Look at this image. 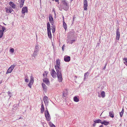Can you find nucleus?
Masks as SVG:
<instances>
[{
	"mask_svg": "<svg viewBox=\"0 0 127 127\" xmlns=\"http://www.w3.org/2000/svg\"><path fill=\"white\" fill-rule=\"evenodd\" d=\"M47 28L48 37L49 38H52V35L51 32V27L50 25L49 22H48L47 23Z\"/></svg>",
	"mask_w": 127,
	"mask_h": 127,
	"instance_id": "f257e3e1",
	"label": "nucleus"
},
{
	"mask_svg": "<svg viewBox=\"0 0 127 127\" xmlns=\"http://www.w3.org/2000/svg\"><path fill=\"white\" fill-rule=\"evenodd\" d=\"M62 2L63 3V5L62 6L64 10L67 11L69 9V6L68 5L67 3L66 2L65 0H63Z\"/></svg>",
	"mask_w": 127,
	"mask_h": 127,
	"instance_id": "f03ea898",
	"label": "nucleus"
},
{
	"mask_svg": "<svg viewBox=\"0 0 127 127\" xmlns=\"http://www.w3.org/2000/svg\"><path fill=\"white\" fill-rule=\"evenodd\" d=\"M46 109L45 111V116L47 121H49L51 120V117L47 108Z\"/></svg>",
	"mask_w": 127,
	"mask_h": 127,
	"instance_id": "7ed1b4c3",
	"label": "nucleus"
},
{
	"mask_svg": "<svg viewBox=\"0 0 127 127\" xmlns=\"http://www.w3.org/2000/svg\"><path fill=\"white\" fill-rule=\"evenodd\" d=\"M28 12V10L27 7H23L22 9V16L24 17L25 15V13H27Z\"/></svg>",
	"mask_w": 127,
	"mask_h": 127,
	"instance_id": "20e7f679",
	"label": "nucleus"
},
{
	"mask_svg": "<svg viewBox=\"0 0 127 127\" xmlns=\"http://www.w3.org/2000/svg\"><path fill=\"white\" fill-rule=\"evenodd\" d=\"M15 66L16 65H15L14 64H13L11 65L10 67L9 68L8 70L6 72V74H7L9 73H11Z\"/></svg>",
	"mask_w": 127,
	"mask_h": 127,
	"instance_id": "39448f33",
	"label": "nucleus"
},
{
	"mask_svg": "<svg viewBox=\"0 0 127 127\" xmlns=\"http://www.w3.org/2000/svg\"><path fill=\"white\" fill-rule=\"evenodd\" d=\"M34 82V79L32 75L31 76V79H30L29 83L28 84V86L31 88V86L33 84Z\"/></svg>",
	"mask_w": 127,
	"mask_h": 127,
	"instance_id": "423d86ee",
	"label": "nucleus"
},
{
	"mask_svg": "<svg viewBox=\"0 0 127 127\" xmlns=\"http://www.w3.org/2000/svg\"><path fill=\"white\" fill-rule=\"evenodd\" d=\"M5 9L6 12L8 13H10L13 11L12 8L10 6L8 7L7 8H5Z\"/></svg>",
	"mask_w": 127,
	"mask_h": 127,
	"instance_id": "0eeeda50",
	"label": "nucleus"
},
{
	"mask_svg": "<svg viewBox=\"0 0 127 127\" xmlns=\"http://www.w3.org/2000/svg\"><path fill=\"white\" fill-rule=\"evenodd\" d=\"M57 75L58 78V80L59 82H62L63 80V78H62L61 73H57Z\"/></svg>",
	"mask_w": 127,
	"mask_h": 127,
	"instance_id": "6e6552de",
	"label": "nucleus"
},
{
	"mask_svg": "<svg viewBox=\"0 0 127 127\" xmlns=\"http://www.w3.org/2000/svg\"><path fill=\"white\" fill-rule=\"evenodd\" d=\"M60 65H55V66L57 73H61V71H60L61 69V68L60 67Z\"/></svg>",
	"mask_w": 127,
	"mask_h": 127,
	"instance_id": "1a4fd4ad",
	"label": "nucleus"
},
{
	"mask_svg": "<svg viewBox=\"0 0 127 127\" xmlns=\"http://www.w3.org/2000/svg\"><path fill=\"white\" fill-rule=\"evenodd\" d=\"M43 82L45 83L47 85H50V82L48 79L47 77H45V78L43 79Z\"/></svg>",
	"mask_w": 127,
	"mask_h": 127,
	"instance_id": "9d476101",
	"label": "nucleus"
},
{
	"mask_svg": "<svg viewBox=\"0 0 127 127\" xmlns=\"http://www.w3.org/2000/svg\"><path fill=\"white\" fill-rule=\"evenodd\" d=\"M88 2L87 0H84V10H87V7L88 6Z\"/></svg>",
	"mask_w": 127,
	"mask_h": 127,
	"instance_id": "9b49d317",
	"label": "nucleus"
},
{
	"mask_svg": "<svg viewBox=\"0 0 127 127\" xmlns=\"http://www.w3.org/2000/svg\"><path fill=\"white\" fill-rule=\"evenodd\" d=\"M49 18L50 23L53 26L54 24L53 19L51 15L50 14L49 15Z\"/></svg>",
	"mask_w": 127,
	"mask_h": 127,
	"instance_id": "f8f14e48",
	"label": "nucleus"
},
{
	"mask_svg": "<svg viewBox=\"0 0 127 127\" xmlns=\"http://www.w3.org/2000/svg\"><path fill=\"white\" fill-rule=\"evenodd\" d=\"M116 39L117 40H119L120 37V33L119 31V29L118 28L116 31Z\"/></svg>",
	"mask_w": 127,
	"mask_h": 127,
	"instance_id": "ddd939ff",
	"label": "nucleus"
},
{
	"mask_svg": "<svg viewBox=\"0 0 127 127\" xmlns=\"http://www.w3.org/2000/svg\"><path fill=\"white\" fill-rule=\"evenodd\" d=\"M25 0H19L18 2H19V5L20 8L22 7L24 5Z\"/></svg>",
	"mask_w": 127,
	"mask_h": 127,
	"instance_id": "4468645a",
	"label": "nucleus"
},
{
	"mask_svg": "<svg viewBox=\"0 0 127 127\" xmlns=\"http://www.w3.org/2000/svg\"><path fill=\"white\" fill-rule=\"evenodd\" d=\"M51 74L54 78H56L57 77L56 75V72L54 69H52L51 72Z\"/></svg>",
	"mask_w": 127,
	"mask_h": 127,
	"instance_id": "2eb2a0df",
	"label": "nucleus"
},
{
	"mask_svg": "<svg viewBox=\"0 0 127 127\" xmlns=\"http://www.w3.org/2000/svg\"><path fill=\"white\" fill-rule=\"evenodd\" d=\"M64 61L66 62H68L70 60V57L67 56H65L64 57Z\"/></svg>",
	"mask_w": 127,
	"mask_h": 127,
	"instance_id": "dca6fc26",
	"label": "nucleus"
},
{
	"mask_svg": "<svg viewBox=\"0 0 127 127\" xmlns=\"http://www.w3.org/2000/svg\"><path fill=\"white\" fill-rule=\"evenodd\" d=\"M9 5L13 9L15 8L16 7L15 5L14 4L13 2L12 1H10L9 2Z\"/></svg>",
	"mask_w": 127,
	"mask_h": 127,
	"instance_id": "f3484780",
	"label": "nucleus"
},
{
	"mask_svg": "<svg viewBox=\"0 0 127 127\" xmlns=\"http://www.w3.org/2000/svg\"><path fill=\"white\" fill-rule=\"evenodd\" d=\"M48 98L47 96H44L43 98V101L45 104L48 103Z\"/></svg>",
	"mask_w": 127,
	"mask_h": 127,
	"instance_id": "a211bd4d",
	"label": "nucleus"
},
{
	"mask_svg": "<svg viewBox=\"0 0 127 127\" xmlns=\"http://www.w3.org/2000/svg\"><path fill=\"white\" fill-rule=\"evenodd\" d=\"M41 113H43L44 110V105L43 104L42 102V104L41 106Z\"/></svg>",
	"mask_w": 127,
	"mask_h": 127,
	"instance_id": "6ab92c4d",
	"label": "nucleus"
},
{
	"mask_svg": "<svg viewBox=\"0 0 127 127\" xmlns=\"http://www.w3.org/2000/svg\"><path fill=\"white\" fill-rule=\"evenodd\" d=\"M48 73V72L47 71H45L44 72L43 74V76L44 78H45V77H47V74Z\"/></svg>",
	"mask_w": 127,
	"mask_h": 127,
	"instance_id": "aec40b11",
	"label": "nucleus"
},
{
	"mask_svg": "<svg viewBox=\"0 0 127 127\" xmlns=\"http://www.w3.org/2000/svg\"><path fill=\"white\" fill-rule=\"evenodd\" d=\"M42 85L43 89V90L44 91H46L47 90V87L44 83H42Z\"/></svg>",
	"mask_w": 127,
	"mask_h": 127,
	"instance_id": "412c9836",
	"label": "nucleus"
},
{
	"mask_svg": "<svg viewBox=\"0 0 127 127\" xmlns=\"http://www.w3.org/2000/svg\"><path fill=\"white\" fill-rule=\"evenodd\" d=\"M39 47V46L38 45L37 43L36 45L35 46L34 51L38 52L39 51L38 49Z\"/></svg>",
	"mask_w": 127,
	"mask_h": 127,
	"instance_id": "4be33fe9",
	"label": "nucleus"
},
{
	"mask_svg": "<svg viewBox=\"0 0 127 127\" xmlns=\"http://www.w3.org/2000/svg\"><path fill=\"white\" fill-rule=\"evenodd\" d=\"M94 122L95 123H100L101 124L102 121L101 120L99 119H98L97 120H95L94 121Z\"/></svg>",
	"mask_w": 127,
	"mask_h": 127,
	"instance_id": "5701e85b",
	"label": "nucleus"
},
{
	"mask_svg": "<svg viewBox=\"0 0 127 127\" xmlns=\"http://www.w3.org/2000/svg\"><path fill=\"white\" fill-rule=\"evenodd\" d=\"M73 100L75 102H78L79 101V99L78 98L77 96H75L73 98Z\"/></svg>",
	"mask_w": 127,
	"mask_h": 127,
	"instance_id": "b1692460",
	"label": "nucleus"
},
{
	"mask_svg": "<svg viewBox=\"0 0 127 127\" xmlns=\"http://www.w3.org/2000/svg\"><path fill=\"white\" fill-rule=\"evenodd\" d=\"M63 27L64 28L65 31L67 29V25L65 22H63Z\"/></svg>",
	"mask_w": 127,
	"mask_h": 127,
	"instance_id": "393cba45",
	"label": "nucleus"
},
{
	"mask_svg": "<svg viewBox=\"0 0 127 127\" xmlns=\"http://www.w3.org/2000/svg\"><path fill=\"white\" fill-rule=\"evenodd\" d=\"M109 122H107L106 121H104L103 122H102L101 123V124H104L105 125H107L109 124Z\"/></svg>",
	"mask_w": 127,
	"mask_h": 127,
	"instance_id": "a878e982",
	"label": "nucleus"
},
{
	"mask_svg": "<svg viewBox=\"0 0 127 127\" xmlns=\"http://www.w3.org/2000/svg\"><path fill=\"white\" fill-rule=\"evenodd\" d=\"M89 74V73L88 72L85 73L84 76V80H86V79H87V77H88Z\"/></svg>",
	"mask_w": 127,
	"mask_h": 127,
	"instance_id": "bb28decb",
	"label": "nucleus"
},
{
	"mask_svg": "<svg viewBox=\"0 0 127 127\" xmlns=\"http://www.w3.org/2000/svg\"><path fill=\"white\" fill-rule=\"evenodd\" d=\"M61 64L60 61L59 59H57L56 61V65H60Z\"/></svg>",
	"mask_w": 127,
	"mask_h": 127,
	"instance_id": "cd10ccee",
	"label": "nucleus"
},
{
	"mask_svg": "<svg viewBox=\"0 0 127 127\" xmlns=\"http://www.w3.org/2000/svg\"><path fill=\"white\" fill-rule=\"evenodd\" d=\"M109 116L110 117L112 118H113L114 117V114L113 113V112L112 111H110L109 112Z\"/></svg>",
	"mask_w": 127,
	"mask_h": 127,
	"instance_id": "c85d7f7f",
	"label": "nucleus"
},
{
	"mask_svg": "<svg viewBox=\"0 0 127 127\" xmlns=\"http://www.w3.org/2000/svg\"><path fill=\"white\" fill-rule=\"evenodd\" d=\"M105 92L104 91H102L101 93V96L103 98L105 96Z\"/></svg>",
	"mask_w": 127,
	"mask_h": 127,
	"instance_id": "c756f323",
	"label": "nucleus"
},
{
	"mask_svg": "<svg viewBox=\"0 0 127 127\" xmlns=\"http://www.w3.org/2000/svg\"><path fill=\"white\" fill-rule=\"evenodd\" d=\"M38 52L34 51V53L33 54L32 56L34 57V58H35V57L37 56L38 54Z\"/></svg>",
	"mask_w": 127,
	"mask_h": 127,
	"instance_id": "7c9ffc66",
	"label": "nucleus"
},
{
	"mask_svg": "<svg viewBox=\"0 0 127 127\" xmlns=\"http://www.w3.org/2000/svg\"><path fill=\"white\" fill-rule=\"evenodd\" d=\"M123 60L124 61H125L124 62V64L127 66V59L126 58H124Z\"/></svg>",
	"mask_w": 127,
	"mask_h": 127,
	"instance_id": "2f4dec72",
	"label": "nucleus"
},
{
	"mask_svg": "<svg viewBox=\"0 0 127 127\" xmlns=\"http://www.w3.org/2000/svg\"><path fill=\"white\" fill-rule=\"evenodd\" d=\"M3 35V31L1 30H0V38H1Z\"/></svg>",
	"mask_w": 127,
	"mask_h": 127,
	"instance_id": "473e14b6",
	"label": "nucleus"
},
{
	"mask_svg": "<svg viewBox=\"0 0 127 127\" xmlns=\"http://www.w3.org/2000/svg\"><path fill=\"white\" fill-rule=\"evenodd\" d=\"M66 91H64L63 93V96L64 97H65L66 95Z\"/></svg>",
	"mask_w": 127,
	"mask_h": 127,
	"instance_id": "72a5a7b5",
	"label": "nucleus"
},
{
	"mask_svg": "<svg viewBox=\"0 0 127 127\" xmlns=\"http://www.w3.org/2000/svg\"><path fill=\"white\" fill-rule=\"evenodd\" d=\"M50 125L51 127H56L52 123H51L50 124Z\"/></svg>",
	"mask_w": 127,
	"mask_h": 127,
	"instance_id": "f704fd0d",
	"label": "nucleus"
},
{
	"mask_svg": "<svg viewBox=\"0 0 127 127\" xmlns=\"http://www.w3.org/2000/svg\"><path fill=\"white\" fill-rule=\"evenodd\" d=\"M27 76H25V82L27 83L29 82V80L28 79H27Z\"/></svg>",
	"mask_w": 127,
	"mask_h": 127,
	"instance_id": "c9c22d12",
	"label": "nucleus"
},
{
	"mask_svg": "<svg viewBox=\"0 0 127 127\" xmlns=\"http://www.w3.org/2000/svg\"><path fill=\"white\" fill-rule=\"evenodd\" d=\"M52 32L53 33H54L55 31V28L53 27V28L52 27Z\"/></svg>",
	"mask_w": 127,
	"mask_h": 127,
	"instance_id": "e433bc0d",
	"label": "nucleus"
},
{
	"mask_svg": "<svg viewBox=\"0 0 127 127\" xmlns=\"http://www.w3.org/2000/svg\"><path fill=\"white\" fill-rule=\"evenodd\" d=\"M2 27V31H3V32H4V31L6 30V28L4 27Z\"/></svg>",
	"mask_w": 127,
	"mask_h": 127,
	"instance_id": "4c0bfd02",
	"label": "nucleus"
},
{
	"mask_svg": "<svg viewBox=\"0 0 127 127\" xmlns=\"http://www.w3.org/2000/svg\"><path fill=\"white\" fill-rule=\"evenodd\" d=\"M14 49L13 48H12L10 49V51H11V52L12 53H13L14 52Z\"/></svg>",
	"mask_w": 127,
	"mask_h": 127,
	"instance_id": "58836bf2",
	"label": "nucleus"
},
{
	"mask_svg": "<svg viewBox=\"0 0 127 127\" xmlns=\"http://www.w3.org/2000/svg\"><path fill=\"white\" fill-rule=\"evenodd\" d=\"M75 40H71L70 41V43L72 44L73 42H75Z\"/></svg>",
	"mask_w": 127,
	"mask_h": 127,
	"instance_id": "ea45409f",
	"label": "nucleus"
},
{
	"mask_svg": "<svg viewBox=\"0 0 127 127\" xmlns=\"http://www.w3.org/2000/svg\"><path fill=\"white\" fill-rule=\"evenodd\" d=\"M123 114V113H122V112H120V117H122Z\"/></svg>",
	"mask_w": 127,
	"mask_h": 127,
	"instance_id": "a19ab883",
	"label": "nucleus"
},
{
	"mask_svg": "<svg viewBox=\"0 0 127 127\" xmlns=\"http://www.w3.org/2000/svg\"><path fill=\"white\" fill-rule=\"evenodd\" d=\"M107 63H106L105 64V65L104 66V67H103V70H104L105 69V68H106V67L107 65Z\"/></svg>",
	"mask_w": 127,
	"mask_h": 127,
	"instance_id": "79ce46f5",
	"label": "nucleus"
},
{
	"mask_svg": "<svg viewBox=\"0 0 127 127\" xmlns=\"http://www.w3.org/2000/svg\"><path fill=\"white\" fill-rule=\"evenodd\" d=\"M17 104H15L13 105V107H14L17 108Z\"/></svg>",
	"mask_w": 127,
	"mask_h": 127,
	"instance_id": "37998d69",
	"label": "nucleus"
},
{
	"mask_svg": "<svg viewBox=\"0 0 127 127\" xmlns=\"http://www.w3.org/2000/svg\"><path fill=\"white\" fill-rule=\"evenodd\" d=\"M64 46H65L64 45H63V46L62 47V50H63V51H64Z\"/></svg>",
	"mask_w": 127,
	"mask_h": 127,
	"instance_id": "c03bdc74",
	"label": "nucleus"
},
{
	"mask_svg": "<svg viewBox=\"0 0 127 127\" xmlns=\"http://www.w3.org/2000/svg\"><path fill=\"white\" fill-rule=\"evenodd\" d=\"M7 93H8V95H11V92H9V91Z\"/></svg>",
	"mask_w": 127,
	"mask_h": 127,
	"instance_id": "a18cd8bd",
	"label": "nucleus"
},
{
	"mask_svg": "<svg viewBox=\"0 0 127 127\" xmlns=\"http://www.w3.org/2000/svg\"><path fill=\"white\" fill-rule=\"evenodd\" d=\"M17 107H14V108H13V110H16L17 109Z\"/></svg>",
	"mask_w": 127,
	"mask_h": 127,
	"instance_id": "49530a36",
	"label": "nucleus"
},
{
	"mask_svg": "<svg viewBox=\"0 0 127 127\" xmlns=\"http://www.w3.org/2000/svg\"><path fill=\"white\" fill-rule=\"evenodd\" d=\"M93 125L94 127H95L96 125V123H94L93 124Z\"/></svg>",
	"mask_w": 127,
	"mask_h": 127,
	"instance_id": "de8ad7c7",
	"label": "nucleus"
},
{
	"mask_svg": "<svg viewBox=\"0 0 127 127\" xmlns=\"http://www.w3.org/2000/svg\"><path fill=\"white\" fill-rule=\"evenodd\" d=\"M121 112H122V113H124V109L123 108L122 109V111H121Z\"/></svg>",
	"mask_w": 127,
	"mask_h": 127,
	"instance_id": "09e8293b",
	"label": "nucleus"
},
{
	"mask_svg": "<svg viewBox=\"0 0 127 127\" xmlns=\"http://www.w3.org/2000/svg\"><path fill=\"white\" fill-rule=\"evenodd\" d=\"M63 22H64V17L63 16Z\"/></svg>",
	"mask_w": 127,
	"mask_h": 127,
	"instance_id": "8fccbe9b",
	"label": "nucleus"
},
{
	"mask_svg": "<svg viewBox=\"0 0 127 127\" xmlns=\"http://www.w3.org/2000/svg\"><path fill=\"white\" fill-rule=\"evenodd\" d=\"M99 127H103V126L102 125H100Z\"/></svg>",
	"mask_w": 127,
	"mask_h": 127,
	"instance_id": "3c124183",
	"label": "nucleus"
},
{
	"mask_svg": "<svg viewBox=\"0 0 127 127\" xmlns=\"http://www.w3.org/2000/svg\"><path fill=\"white\" fill-rule=\"evenodd\" d=\"M2 83V80H0V84H1Z\"/></svg>",
	"mask_w": 127,
	"mask_h": 127,
	"instance_id": "603ef678",
	"label": "nucleus"
},
{
	"mask_svg": "<svg viewBox=\"0 0 127 127\" xmlns=\"http://www.w3.org/2000/svg\"><path fill=\"white\" fill-rule=\"evenodd\" d=\"M98 96L99 97H100V93H99L98 94Z\"/></svg>",
	"mask_w": 127,
	"mask_h": 127,
	"instance_id": "864d4df0",
	"label": "nucleus"
},
{
	"mask_svg": "<svg viewBox=\"0 0 127 127\" xmlns=\"http://www.w3.org/2000/svg\"><path fill=\"white\" fill-rule=\"evenodd\" d=\"M9 96V98H10L11 97V95H8Z\"/></svg>",
	"mask_w": 127,
	"mask_h": 127,
	"instance_id": "5fc2aeb1",
	"label": "nucleus"
},
{
	"mask_svg": "<svg viewBox=\"0 0 127 127\" xmlns=\"http://www.w3.org/2000/svg\"><path fill=\"white\" fill-rule=\"evenodd\" d=\"M73 0H70V1L71 2Z\"/></svg>",
	"mask_w": 127,
	"mask_h": 127,
	"instance_id": "6e6d98bb",
	"label": "nucleus"
},
{
	"mask_svg": "<svg viewBox=\"0 0 127 127\" xmlns=\"http://www.w3.org/2000/svg\"><path fill=\"white\" fill-rule=\"evenodd\" d=\"M3 24H4V25H6V24H4V23Z\"/></svg>",
	"mask_w": 127,
	"mask_h": 127,
	"instance_id": "4d7b16f0",
	"label": "nucleus"
},
{
	"mask_svg": "<svg viewBox=\"0 0 127 127\" xmlns=\"http://www.w3.org/2000/svg\"><path fill=\"white\" fill-rule=\"evenodd\" d=\"M58 3L59 4V1H58Z\"/></svg>",
	"mask_w": 127,
	"mask_h": 127,
	"instance_id": "13d9d810",
	"label": "nucleus"
},
{
	"mask_svg": "<svg viewBox=\"0 0 127 127\" xmlns=\"http://www.w3.org/2000/svg\"><path fill=\"white\" fill-rule=\"evenodd\" d=\"M21 118V117L20 118H19V119H20Z\"/></svg>",
	"mask_w": 127,
	"mask_h": 127,
	"instance_id": "bf43d9fd",
	"label": "nucleus"
},
{
	"mask_svg": "<svg viewBox=\"0 0 127 127\" xmlns=\"http://www.w3.org/2000/svg\"><path fill=\"white\" fill-rule=\"evenodd\" d=\"M74 18H73V20L74 19Z\"/></svg>",
	"mask_w": 127,
	"mask_h": 127,
	"instance_id": "052dcab7",
	"label": "nucleus"
},
{
	"mask_svg": "<svg viewBox=\"0 0 127 127\" xmlns=\"http://www.w3.org/2000/svg\"><path fill=\"white\" fill-rule=\"evenodd\" d=\"M74 18H73V20L74 19Z\"/></svg>",
	"mask_w": 127,
	"mask_h": 127,
	"instance_id": "680f3d73",
	"label": "nucleus"
}]
</instances>
